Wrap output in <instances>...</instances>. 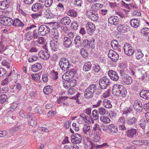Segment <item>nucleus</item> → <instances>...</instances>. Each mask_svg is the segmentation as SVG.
Here are the masks:
<instances>
[{"label": "nucleus", "instance_id": "1", "mask_svg": "<svg viewBox=\"0 0 149 149\" xmlns=\"http://www.w3.org/2000/svg\"><path fill=\"white\" fill-rule=\"evenodd\" d=\"M120 67L119 73L122 81L125 84H130L132 83V79L131 77L127 74V69L126 65L121 63L120 65Z\"/></svg>", "mask_w": 149, "mask_h": 149}, {"label": "nucleus", "instance_id": "2", "mask_svg": "<svg viewBox=\"0 0 149 149\" xmlns=\"http://www.w3.org/2000/svg\"><path fill=\"white\" fill-rule=\"evenodd\" d=\"M127 91L124 86L120 84H115L113 88L112 93L115 95L123 97H126Z\"/></svg>", "mask_w": 149, "mask_h": 149}, {"label": "nucleus", "instance_id": "3", "mask_svg": "<svg viewBox=\"0 0 149 149\" xmlns=\"http://www.w3.org/2000/svg\"><path fill=\"white\" fill-rule=\"evenodd\" d=\"M97 89L96 84H92L90 85L85 90L84 96L86 99L91 98L93 95L94 93Z\"/></svg>", "mask_w": 149, "mask_h": 149}, {"label": "nucleus", "instance_id": "4", "mask_svg": "<svg viewBox=\"0 0 149 149\" xmlns=\"http://www.w3.org/2000/svg\"><path fill=\"white\" fill-rule=\"evenodd\" d=\"M59 64L61 68L64 71L67 70L71 66L68 60L64 58L61 59Z\"/></svg>", "mask_w": 149, "mask_h": 149}, {"label": "nucleus", "instance_id": "5", "mask_svg": "<svg viewBox=\"0 0 149 149\" xmlns=\"http://www.w3.org/2000/svg\"><path fill=\"white\" fill-rule=\"evenodd\" d=\"M110 84V79L106 77H104L101 78L99 81L100 86L102 89H105L109 86Z\"/></svg>", "mask_w": 149, "mask_h": 149}, {"label": "nucleus", "instance_id": "6", "mask_svg": "<svg viewBox=\"0 0 149 149\" xmlns=\"http://www.w3.org/2000/svg\"><path fill=\"white\" fill-rule=\"evenodd\" d=\"M123 48L125 53L128 56H131L134 52V48L129 43H125Z\"/></svg>", "mask_w": 149, "mask_h": 149}, {"label": "nucleus", "instance_id": "7", "mask_svg": "<svg viewBox=\"0 0 149 149\" xmlns=\"http://www.w3.org/2000/svg\"><path fill=\"white\" fill-rule=\"evenodd\" d=\"M50 29L49 27L45 25L40 26L38 29V34L39 35L44 36L49 33Z\"/></svg>", "mask_w": 149, "mask_h": 149}, {"label": "nucleus", "instance_id": "8", "mask_svg": "<svg viewBox=\"0 0 149 149\" xmlns=\"http://www.w3.org/2000/svg\"><path fill=\"white\" fill-rule=\"evenodd\" d=\"M86 14L89 19L93 21H97L99 18V16L97 12L88 10Z\"/></svg>", "mask_w": 149, "mask_h": 149}, {"label": "nucleus", "instance_id": "9", "mask_svg": "<svg viewBox=\"0 0 149 149\" xmlns=\"http://www.w3.org/2000/svg\"><path fill=\"white\" fill-rule=\"evenodd\" d=\"M0 22L5 26H9L12 25L13 20L8 17H5L0 18Z\"/></svg>", "mask_w": 149, "mask_h": 149}, {"label": "nucleus", "instance_id": "10", "mask_svg": "<svg viewBox=\"0 0 149 149\" xmlns=\"http://www.w3.org/2000/svg\"><path fill=\"white\" fill-rule=\"evenodd\" d=\"M71 141L73 143L78 144L81 143L82 137L80 135L77 134H73L71 137Z\"/></svg>", "mask_w": 149, "mask_h": 149}, {"label": "nucleus", "instance_id": "11", "mask_svg": "<svg viewBox=\"0 0 149 149\" xmlns=\"http://www.w3.org/2000/svg\"><path fill=\"white\" fill-rule=\"evenodd\" d=\"M108 57L111 59V60L116 62L119 58V55L113 51L110 50L108 53Z\"/></svg>", "mask_w": 149, "mask_h": 149}, {"label": "nucleus", "instance_id": "12", "mask_svg": "<svg viewBox=\"0 0 149 149\" xmlns=\"http://www.w3.org/2000/svg\"><path fill=\"white\" fill-rule=\"evenodd\" d=\"M108 74L110 79L113 81H117L119 79V77L115 71L110 70L108 72Z\"/></svg>", "mask_w": 149, "mask_h": 149}, {"label": "nucleus", "instance_id": "13", "mask_svg": "<svg viewBox=\"0 0 149 149\" xmlns=\"http://www.w3.org/2000/svg\"><path fill=\"white\" fill-rule=\"evenodd\" d=\"M86 30L88 33L91 34L95 30V25L92 22H88L86 25Z\"/></svg>", "mask_w": 149, "mask_h": 149}, {"label": "nucleus", "instance_id": "14", "mask_svg": "<svg viewBox=\"0 0 149 149\" xmlns=\"http://www.w3.org/2000/svg\"><path fill=\"white\" fill-rule=\"evenodd\" d=\"M133 107L137 112H140L143 110L142 104L140 101L136 100L134 101L133 105Z\"/></svg>", "mask_w": 149, "mask_h": 149}, {"label": "nucleus", "instance_id": "15", "mask_svg": "<svg viewBox=\"0 0 149 149\" xmlns=\"http://www.w3.org/2000/svg\"><path fill=\"white\" fill-rule=\"evenodd\" d=\"M50 45L52 49L54 51H56L58 49L59 45V41L58 40L52 39L50 42Z\"/></svg>", "mask_w": 149, "mask_h": 149}, {"label": "nucleus", "instance_id": "16", "mask_svg": "<svg viewBox=\"0 0 149 149\" xmlns=\"http://www.w3.org/2000/svg\"><path fill=\"white\" fill-rule=\"evenodd\" d=\"M28 118L29 123L31 126L34 127L36 125L37 119L33 114L29 115Z\"/></svg>", "mask_w": 149, "mask_h": 149}, {"label": "nucleus", "instance_id": "17", "mask_svg": "<svg viewBox=\"0 0 149 149\" xmlns=\"http://www.w3.org/2000/svg\"><path fill=\"white\" fill-rule=\"evenodd\" d=\"M103 5L100 3H95L92 5L91 7L90 11L97 12V11L100 8L103 7Z\"/></svg>", "mask_w": 149, "mask_h": 149}, {"label": "nucleus", "instance_id": "18", "mask_svg": "<svg viewBox=\"0 0 149 149\" xmlns=\"http://www.w3.org/2000/svg\"><path fill=\"white\" fill-rule=\"evenodd\" d=\"M40 57L44 60L48 59L50 57L49 54L46 51L41 50L38 53Z\"/></svg>", "mask_w": 149, "mask_h": 149}, {"label": "nucleus", "instance_id": "19", "mask_svg": "<svg viewBox=\"0 0 149 149\" xmlns=\"http://www.w3.org/2000/svg\"><path fill=\"white\" fill-rule=\"evenodd\" d=\"M119 20L117 16H114L110 17L109 18L108 21L111 24L116 25L118 24Z\"/></svg>", "mask_w": 149, "mask_h": 149}, {"label": "nucleus", "instance_id": "20", "mask_svg": "<svg viewBox=\"0 0 149 149\" xmlns=\"http://www.w3.org/2000/svg\"><path fill=\"white\" fill-rule=\"evenodd\" d=\"M24 126L23 125H17L12 128L10 130V132L13 133L17 132L19 130L22 131L24 129Z\"/></svg>", "mask_w": 149, "mask_h": 149}, {"label": "nucleus", "instance_id": "21", "mask_svg": "<svg viewBox=\"0 0 149 149\" xmlns=\"http://www.w3.org/2000/svg\"><path fill=\"white\" fill-rule=\"evenodd\" d=\"M63 41V44L66 47H69L72 43L71 39L68 37H64Z\"/></svg>", "mask_w": 149, "mask_h": 149}, {"label": "nucleus", "instance_id": "22", "mask_svg": "<svg viewBox=\"0 0 149 149\" xmlns=\"http://www.w3.org/2000/svg\"><path fill=\"white\" fill-rule=\"evenodd\" d=\"M60 22L63 25H68L71 23V20L69 17L66 16L61 19Z\"/></svg>", "mask_w": 149, "mask_h": 149}, {"label": "nucleus", "instance_id": "23", "mask_svg": "<svg viewBox=\"0 0 149 149\" xmlns=\"http://www.w3.org/2000/svg\"><path fill=\"white\" fill-rule=\"evenodd\" d=\"M42 68V66L40 63H36L32 65L31 69L34 72H37L40 70Z\"/></svg>", "mask_w": 149, "mask_h": 149}, {"label": "nucleus", "instance_id": "24", "mask_svg": "<svg viewBox=\"0 0 149 149\" xmlns=\"http://www.w3.org/2000/svg\"><path fill=\"white\" fill-rule=\"evenodd\" d=\"M39 35L38 34V33L37 32L36 30H35L33 31L32 38H33L34 39H39L40 38L42 42H40V40H39V41H38V42H39L40 44H41L43 43L44 39L43 37H40Z\"/></svg>", "mask_w": 149, "mask_h": 149}, {"label": "nucleus", "instance_id": "25", "mask_svg": "<svg viewBox=\"0 0 149 149\" xmlns=\"http://www.w3.org/2000/svg\"><path fill=\"white\" fill-rule=\"evenodd\" d=\"M109 129L112 134H116L118 131V128L114 124H110L109 125Z\"/></svg>", "mask_w": 149, "mask_h": 149}, {"label": "nucleus", "instance_id": "26", "mask_svg": "<svg viewBox=\"0 0 149 149\" xmlns=\"http://www.w3.org/2000/svg\"><path fill=\"white\" fill-rule=\"evenodd\" d=\"M137 119L134 117H130L127 118L126 122L128 125H132L135 124Z\"/></svg>", "mask_w": 149, "mask_h": 149}, {"label": "nucleus", "instance_id": "27", "mask_svg": "<svg viewBox=\"0 0 149 149\" xmlns=\"http://www.w3.org/2000/svg\"><path fill=\"white\" fill-rule=\"evenodd\" d=\"M127 26L124 24H119L117 27V30L120 32L125 33L127 31Z\"/></svg>", "mask_w": 149, "mask_h": 149}, {"label": "nucleus", "instance_id": "28", "mask_svg": "<svg viewBox=\"0 0 149 149\" xmlns=\"http://www.w3.org/2000/svg\"><path fill=\"white\" fill-rule=\"evenodd\" d=\"M12 25H13V26H24V24L23 22H21V21L18 18L16 19L13 21V20Z\"/></svg>", "mask_w": 149, "mask_h": 149}, {"label": "nucleus", "instance_id": "29", "mask_svg": "<svg viewBox=\"0 0 149 149\" xmlns=\"http://www.w3.org/2000/svg\"><path fill=\"white\" fill-rule=\"evenodd\" d=\"M52 37L53 39L58 40L59 34L57 30L56 29H53L52 31Z\"/></svg>", "mask_w": 149, "mask_h": 149}, {"label": "nucleus", "instance_id": "30", "mask_svg": "<svg viewBox=\"0 0 149 149\" xmlns=\"http://www.w3.org/2000/svg\"><path fill=\"white\" fill-rule=\"evenodd\" d=\"M140 96L145 99H149V91L148 90L142 91L139 94Z\"/></svg>", "mask_w": 149, "mask_h": 149}, {"label": "nucleus", "instance_id": "31", "mask_svg": "<svg viewBox=\"0 0 149 149\" xmlns=\"http://www.w3.org/2000/svg\"><path fill=\"white\" fill-rule=\"evenodd\" d=\"M74 44L76 47H79L81 46V44L82 42V40L79 36H76L74 39Z\"/></svg>", "mask_w": 149, "mask_h": 149}, {"label": "nucleus", "instance_id": "32", "mask_svg": "<svg viewBox=\"0 0 149 149\" xmlns=\"http://www.w3.org/2000/svg\"><path fill=\"white\" fill-rule=\"evenodd\" d=\"M73 81H75V80H72L70 81H65L63 83V86L65 88H68L70 86H73L75 85V84L73 83Z\"/></svg>", "mask_w": 149, "mask_h": 149}, {"label": "nucleus", "instance_id": "33", "mask_svg": "<svg viewBox=\"0 0 149 149\" xmlns=\"http://www.w3.org/2000/svg\"><path fill=\"white\" fill-rule=\"evenodd\" d=\"M131 26L134 28L138 27L140 24V21L136 19H132L130 22Z\"/></svg>", "mask_w": 149, "mask_h": 149}, {"label": "nucleus", "instance_id": "34", "mask_svg": "<svg viewBox=\"0 0 149 149\" xmlns=\"http://www.w3.org/2000/svg\"><path fill=\"white\" fill-rule=\"evenodd\" d=\"M92 65L90 62L86 63L83 67V70L84 71H88L90 70Z\"/></svg>", "mask_w": 149, "mask_h": 149}, {"label": "nucleus", "instance_id": "35", "mask_svg": "<svg viewBox=\"0 0 149 149\" xmlns=\"http://www.w3.org/2000/svg\"><path fill=\"white\" fill-rule=\"evenodd\" d=\"M52 88L51 86H45L43 89V92L46 95H48L52 92Z\"/></svg>", "mask_w": 149, "mask_h": 149}, {"label": "nucleus", "instance_id": "36", "mask_svg": "<svg viewBox=\"0 0 149 149\" xmlns=\"http://www.w3.org/2000/svg\"><path fill=\"white\" fill-rule=\"evenodd\" d=\"M111 45L113 49L115 50L117 49L120 47V46L118 45V41L115 40H112L111 42Z\"/></svg>", "mask_w": 149, "mask_h": 149}, {"label": "nucleus", "instance_id": "37", "mask_svg": "<svg viewBox=\"0 0 149 149\" xmlns=\"http://www.w3.org/2000/svg\"><path fill=\"white\" fill-rule=\"evenodd\" d=\"M135 57L137 59L139 60L143 56V54L142 53L141 50L140 49H137L135 51Z\"/></svg>", "mask_w": 149, "mask_h": 149}, {"label": "nucleus", "instance_id": "38", "mask_svg": "<svg viewBox=\"0 0 149 149\" xmlns=\"http://www.w3.org/2000/svg\"><path fill=\"white\" fill-rule=\"evenodd\" d=\"M103 105L104 107L107 108H110L112 107L110 101L107 99L104 100L103 102Z\"/></svg>", "mask_w": 149, "mask_h": 149}, {"label": "nucleus", "instance_id": "39", "mask_svg": "<svg viewBox=\"0 0 149 149\" xmlns=\"http://www.w3.org/2000/svg\"><path fill=\"white\" fill-rule=\"evenodd\" d=\"M4 37H2L1 39L0 42V53H2L6 49V48L3 45V42L4 41L3 40Z\"/></svg>", "mask_w": 149, "mask_h": 149}, {"label": "nucleus", "instance_id": "40", "mask_svg": "<svg viewBox=\"0 0 149 149\" xmlns=\"http://www.w3.org/2000/svg\"><path fill=\"white\" fill-rule=\"evenodd\" d=\"M136 130L132 128L127 131V134L128 136L131 137L136 134Z\"/></svg>", "mask_w": 149, "mask_h": 149}, {"label": "nucleus", "instance_id": "41", "mask_svg": "<svg viewBox=\"0 0 149 149\" xmlns=\"http://www.w3.org/2000/svg\"><path fill=\"white\" fill-rule=\"evenodd\" d=\"M67 14L72 17H76L77 14V12L74 9H71L68 10Z\"/></svg>", "mask_w": 149, "mask_h": 149}, {"label": "nucleus", "instance_id": "42", "mask_svg": "<svg viewBox=\"0 0 149 149\" xmlns=\"http://www.w3.org/2000/svg\"><path fill=\"white\" fill-rule=\"evenodd\" d=\"M41 4L40 3H35L33 5L32 10L34 11H36L41 8Z\"/></svg>", "mask_w": 149, "mask_h": 149}, {"label": "nucleus", "instance_id": "43", "mask_svg": "<svg viewBox=\"0 0 149 149\" xmlns=\"http://www.w3.org/2000/svg\"><path fill=\"white\" fill-rule=\"evenodd\" d=\"M100 119L103 123L105 124L109 123L110 121L109 117L106 116H102L100 117Z\"/></svg>", "mask_w": 149, "mask_h": 149}, {"label": "nucleus", "instance_id": "44", "mask_svg": "<svg viewBox=\"0 0 149 149\" xmlns=\"http://www.w3.org/2000/svg\"><path fill=\"white\" fill-rule=\"evenodd\" d=\"M8 99V97L5 94L0 95V103L3 104L6 102Z\"/></svg>", "mask_w": 149, "mask_h": 149}, {"label": "nucleus", "instance_id": "45", "mask_svg": "<svg viewBox=\"0 0 149 149\" xmlns=\"http://www.w3.org/2000/svg\"><path fill=\"white\" fill-rule=\"evenodd\" d=\"M30 113H27L26 112H25L23 110L21 111L19 113V114L20 116L22 117V118H26L29 117V115H31L29 114Z\"/></svg>", "mask_w": 149, "mask_h": 149}, {"label": "nucleus", "instance_id": "46", "mask_svg": "<svg viewBox=\"0 0 149 149\" xmlns=\"http://www.w3.org/2000/svg\"><path fill=\"white\" fill-rule=\"evenodd\" d=\"M98 112L95 109L94 110L92 111L93 117L94 120H97L99 119Z\"/></svg>", "mask_w": 149, "mask_h": 149}, {"label": "nucleus", "instance_id": "47", "mask_svg": "<svg viewBox=\"0 0 149 149\" xmlns=\"http://www.w3.org/2000/svg\"><path fill=\"white\" fill-rule=\"evenodd\" d=\"M80 54L84 58H86L88 56V53L84 48H82L81 50Z\"/></svg>", "mask_w": 149, "mask_h": 149}, {"label": "nucleus", "instance_id": "48", "mask_svg": "<svg viewBox=\"0 0 149 149\" xmlns=\"http://www.w3.org/2000/svg\"><path fill=\"white\" fill-rule=\"evenodd\" d=\"M71 27L74 30H77L79 27L78 23L76 21H74L71 23Z\"/></svg>", "mask_w": 149, "mask_h": 149}, {"label": "nucleus", "instance_id": "49", "mask_svg": "<svg viewBox=\"0 0 149 149\" xmlns=\"http://www.w3.org/2000/svg\"><path fill=\"white\" fill-rule=\"evenodd\" d=\"M141 33L144 36H147L149 34V29L147 27L143 28Z\"/></svg>", "mask_w": 149, "mask_h": 149}, {"label": "nucleus", "instance_id": "50", "mask_svg": "<svg viewBox=\"0 0 149 149\" xmlns=\"http://www.w3.org/2000/svg\"><path fill=\"white\" fill-rule=\"evenodd\" d=\"M62 78L63 79L66 81H70L71 79H72L70 76L68 75V73H66L63 74L62 76Z\"/></svg>", "mask_w": 149, "mask_h": 149}, {"label": "nucleus", "instance_id": "51", "mask_svg": "<svg viewBox=\"0 0 149 149\" xmlns=\"http://www.w3.org/2000/svg\"><path fill=\"white\" fill-rule=\"evenodd\" d=\"M8 7V5L4 1L0 2V9H5Z\"/></svg>", "mask_w": 149, "mask_h": 149}, {"label": "nucleus", "instance_id": "52", "mask_svg": "<svg viewBox=\"0 0 149 149\" xmlns=\"http://www.w3.org/2000/svg\"><path fill=\"white\" fill-rule=\"evenodd\" d=\"M32 38V36L31 35L30 32H28L26 33L25 35L24 39L27 41L31 40Z\"/></svg>", "mask_w": 149, "mask_h": 149}, {"label": "nucleus", "instance_id": "53", "mask_svg": "<svg viewBox=\"0 0 149 149\" xmlns=\"http://www.w3.org/2000/svg\"><path fill=\"white\" fill-rule=\"evenodd\" d=\"M68 73V75L70 76V77L72 79L74 76V74L76 73V70L74 69H72L69 72H66Z\"/></svg>", "mask_w": 149, "mask_h": 149}, {"label": "nucleus", "instance_id": "54", "mask_svg": "<svg viewBox=\"0 0 149 149\" xmlns=\"http://www.w3.org/2000/svg\"><path fill=\"white\" fill-rule=\"evenodd\" d=\"M68 98V97L66 96H62L60 97L58 100V104L62 105V104L64 101L66 100Z\"/></svg>", "mask_w": 149, "mask_h": 149}, {"label": "nucleus", "instance_id": "55", "mask_svg": "<svg viewBox=\"0 0 149 149\" xmlns=\"http://www.w3.org/2000/svg\"><path fill=\"white\" fill-rule=\"evenodd\" d=\"M38 59V56L35 55L31 56L29 58L28 61L29 62H32L36 61Z\"/></svg>", "mask_w": 149, "mask_h": 149}, {"label": "nucleus", "instance_id": "56", "mask_svg": "<svg viewBox=\"0 0 149 149\" xmlns=\"http://www.w3.org/2000/svg\"><path fill=\"white\" fill-rule=\"evenodd\" d=\"M132 108L131 107H127L123 111V114H126L132 111Z\"/></svg>", "mask_w": 149, "mask_h": 149}, {"label": "nucleus", "instance_id": "57", "mask_svg": "<svg viewBox=\"0 0 149 149\" xmlns=\"http://www.w3.org/2000/svg\"><path fill=\"white\" fill-rule=\"evenodd\" d=\"M144 73H145V72L144 70H139L136 72V76L139 77V78H141Z\"/></svg>", "mask_w": 149, "mask_h": 149}, {"label": "nucleus", "instance_id": "58", "mask_svg": "<svg viewBox=\"0 0 149 149\" xmlns=\"http://www.w3.org/2000/svg\"><path fill=\"white\" fill-rule=\"evenodd\" d=\"M90 130V128L88 125H86L84 126L83 128V131L85 134H86Z\"/></svg>", "mask_w": 149, "mask_h": 149}, {"label": "nucleus", "instance_id": "59", "mask_svg": "<svg viewBox=\"0 0 149 149\" xmlns=\"http://www.w3.org/2000/svg\"><path fill=\"white\" fill-rule=\"evenodd\" d=\"M82 44L84 47H88L89 46H91V45H90V42L87 39L84 40L82 42Z\"/></svg>", "mask_w": 149, "mask_h": 149}, {"label": "nucleus", "instance_id": "60", "mask_svg": "<svg viewBox=\"0 0 149 149\" xmlns=\"http://www.w3.org/2000/svg\"><path fill=\"white\" fill-rule=\"evenodd\" d=\"M97 111L101 115H104L105 114L106 111L105 109L103 107L99 108Z\"/></svg>", "mask_w": 149, "mask_h": 149}, {"label": "nucleus", "instance_id": "61", "mask_svg": "<svg viewBox=\"0 0 149 149\" xmlns=\"http://www.w3.org/2000/svg\"><path fill=\"white\" fill-rule=\"evenodd\" d=\"M125 119L123 116H121L119 118L118 123L119 125L124 124L125 123Z\"/></svg>", "mask_w": 149, "mask_h": 149}, {"label": "nucleus", "instance_id": "62", "mask_svg": "<svg viewBox=\"0 0 149 149\" xmlns=\"http://www.w3.org/2000/svg\"><path fill=\"white\" fill-rule=\"evenodd\" d=\"M48 74H47L45 73L42 74V79L45 82H46L48 80Z\"/></svg>", "mask_w": 149, "mask_h": 149}, {"label": "nucleus", "instance_id": "63", "mask_svg": "<svg viewBox=\"0 0 149 149\" xmlns=\"http://www.w3.org/2000/svg\"><path fill=\"white\" fill-rule=\"evenodd\" d=\"M76 92V90L75 89L73 88H71L69 89L68 91V93L69 94L71 95L74 94Z\"/></svg>", "mask_w": 149, "mask_h": 149}, {"label": "nucleus", "instance_id": "64", "mask_svg": "<svg viewBox=\"0 0 149 149\" xmlns=\"http://www.w3.org/2000/svg\"><path fill=\"white\" fill-rule=\"evenodd\" d=\"M53 0H46L45 2V6L46 7L50 6L52 4Z\"/></svg>", "mask_w": 149, "mask_h": 149}]
</instances>
